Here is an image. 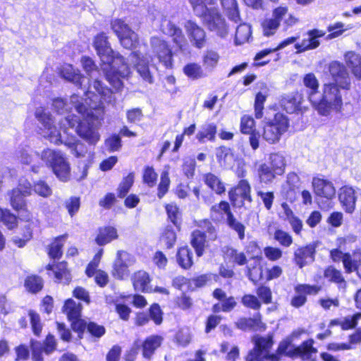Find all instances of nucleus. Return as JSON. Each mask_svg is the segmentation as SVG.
<instances>
[{
	"label": "nucleus",
	"instance_id": "9d476101",
	"mask_svg": "<svg viewBox=\"0 0 361 361\" xmlns=\"http://www.w3.org/2000/svg\"><path fill=\"white\" fill-rule=\"evenodd\" d=\"M208 29L216 33L221 37H224L228 34V26L225 19L220 13L219 9L211 6L204 15L200 17Z\"/></svg>",
	"mask_w": 361,
	"mask_h": 361
},
{
	"label": "nucleus",
	"instance_id": "2eb2a0df",
	"mask_svg": "<svg viewBox=\"0 0 361 361\" xmlns=\"http://www.w3.org/2000/svg\"><path fill=\"white\" fill-rule=\"evenodd\" d=\"M184 27L191 44L197 49L203 48L207 42V35L204 28L191 20H187Z\"/></svg>",
	"mask_w": 361,
	"mask_h": 361
},
{
	"label": "nucleus",
	"instance_id": "9b49d317",
	"mask_svg": "<svg viewBox=\"0 0 361 361\" xmlns=\"http://www.w3.org/2000/svg\"><path fill=\"white\" fill-rule=\"evenodd\" d=\"M74 332L78 334L80 338H82L86 332L92 341L97 342L106 334V328L95 322L85 319L75 324Z\"/></svg>",
	"mask_w": 361,
	"mask_h": 361
},
{
	"label": "nucleus",
	"instance_id": "c03bdc74",
	"mask_svg": "<svg viewBox=\"0 0 361 361\" xmlns=\"http://www.w3.org/2000/svg\"><path fill=\"white\" fill-rule=\"evenodd\" d=\"M177 235L172 226H166L160 235V243H163L166 249H171L175 245Z\"/></svg>",
	"mask_w": 361,
	"mask_h": 361
},
{
	"label": "nucleus",
	"instance_id": "3c124183",
	"mask_svg": "<svg viewBox=\"0 0 361 361\" xmlns=\"http://www.w3.org/2000/svg\"><path fill=\"white\" fill-rule=\"evenodd\" d=\"M281 106L286 113H298L300 110V102L294 96H287L281 101Z\"/></svg>",
	"mask_w": 361,
	"mask_h": 361
},
{
	"label": "nucleus",
	"instance_id": "f8f14e48",
	"mask_svg": "<svg viewBox=\"0 0 361 361\" xmlns=\"http://www.w3.org/2000/svg\"><path fill=\"white\" fill-rule=\"evenodd\" d=\"M9 201L12 208L20 215L21 221H28L32 219V214L27 209L26 197L28 195L23 191L13 188L8 192Z\"/></svg>",
	"mask_w": 361,
	"mask_h": 361
},
{
	"label": "nucleus",
	"instance_id": "79ce46f5",
	"mask_svg": "<svg viewBox=\"0 0 361 361\" xmlns=\"http://www.w3.org/2000/svg\"><path fill=\"white\" fill-rule=\"evenodd\" d=\"M269 166L276 171V173L281 176L285 172L286 161L284 155L281 152L271 153L269 155Z\"/></svg>",
	"mask_w": 361,
	"mask_h": 361
},
{
	"label": "nucleus",
	"instance_id": "4be33fe9",
	"mask_svg": "<svg viewBox=\"0 0 361 361\" xmlns=\"http://www.w3.org/2000/svg\"><path fill=\"white\" fill-rule=\"evenodd\" d=\"M235 326L243 331H257L265 329L266 325L262 321V315L258 312L252 317H240L235 322Z\"/></svg>",
	"mask_w": 361,
	"mask_h": 361
},
{
	"label": "nucleus",
	"instance_id": "603ef678",
	"mask_svg": "<svg viewBox=\"0 0 361 361\" xmlns=\"http://www.w3.org/2000/svg\"><path fill=\"white\" fill-rule=\"evenodd\" d=\"M27 316L33 334L39 337L42 330V324L39 314L34 310H29Z\"/></svg>",
	"mask_w": 361,
	"mask_h": 361
},
{
	"label": "nucleus",
	"instance_id": "58836bf2",
	"mask_svg": "<svg viewBox=\"0 0 361 361\" xmlns=\"http://www.w3.org/2000/svg\"><path fill=\"white\" fill-rule=\"evenodd\" d=\"M252 343L259 347L258 350L269 352L271 350L274 344V333L269 332L265 336L256 335L252 338Z\"/></svg>",
	"mask_w": 361,
	"mask_h": 361
},
{
	"label": "nucleus",
	"instance_id": "c85d7f7f",
	"mask_svg": "<svg viewBox=\"0 0 361 361\" xmlns=\"http://www.w3.org/2000/svg\"><path fill=\"white\" fill-rule=\"evenodd\" d=\"M68 235L63 234L54 238L53 242L47 246V252L49 257L53 261L59 260L63 255V244Z\"/></svg>",
	"mask_w": 361,
	"mask_h": 361
},
{
	"label": "nucleus",
	"instance_id": "6ab92c4d",
	"mask_svg": "<svg viewBox=\"0 0 361 361\" xmlns=\"http://www.w3.org/2000/svg\"><path fill=\"white\" fill-rule=\"evenodd\" d=\"M301 42L295 43L294 47L297 53L317 49L321 44L319 39L325 35V32L318 29L308 30Z\"/></svg>",
	"mask_w": 361,
	"mask_h": 361
},
{
	"label": "nucleus",
	"instance_id": "b1692460",
	"mask_svg": "<svg viewBox=\"0 0 361 361\" xmlns=\"http://www.w3.org/2000/svg\"><path fill=\"white\" fill-rule=\"evenodd\" d=\"M133 256L123 250H118L116 254V259L114 262L112 274L117 279H123L126 275L128 274V264L127 261H130Z\"/></svg>",
	"mask_w": 361,
	"mask_h": 361
},
{
	"label": "nucleus",
	"instance_id": "49530a36",
	"mask_svg": "<svg viewBox=\"0 0 361 361\" xmlns=\"http://www.w3.org/2000/svg\"><path fill=\"white\" fill-rule=\"evenodd\" d=\"M111 27L118 38L126 35H133V30L122 19L116 18L112 20Z\"/></svg>",
	"mask_w": 361,
	"mask_h": 361
},
{
	"label": "nucleus",
	"instance_id": "c756f323",
	"mask_svg": "<svg viewBox=\"0 0 361 361\" xmlns=\"http://www.w3.org/2000/svg\"><path fill=\"white\" fill-rule=\"evenodd\" d=\"M202 180L204 184L218 195H224L226 186L222 180L215 174L209 172L203 175Z\"/></svg>",
	"mask_w": 361,
	"mask_h": 361
},
{
	"label": "nucleus",
	"instance_id": "13d9d810",
	"mask_svg": "<svg viewBox=\"0 0 361 361\" xmlns=\"http://www.w3.org/2000/svg\"><path fill=\"white\" fill-rule=\"evenodd\" d=\"M147 312L152 320L156 325H160L163 322L164 312L159 304L154 302L147 310Z\"/></svg>",
	"mask_w": 361,
	"mask_h": 361
},
{
	"label": "nucleus",
	"instance_id": "680f3d73",
	"mask_svg": "<svg viewBox=\"0 0 361 361\" xmlns=\"http://www.w3.org/2000/svg\"><path fill=\"white\" fill-rule=\"evenodd\" d=\"M240 130L243 134H249L255 130V121L250 114H244L240 119Z\"/></svg>",
	"mask_w": 361,
	"mask_h": 361
},
{
	"label": "nucleus",
	"instance_id": "7c9ffc66",
	"mask_svg": "<svg viewBox=\"0 0 361 361\" xmlns=\"http://www.w3.org/2000/svg\"><path fill=\"white\" fill-rule=\"evenodd\" d=\"M233 214L230 204L226 200H221L219 203L212 205L210 208V216L213 221H219L225 216L228 218Z\"/></svg>",
	"mask_w": 361,
	"mask_h": 361
},
{
	"label": "nucleus",
	"instance_id": "2f4dec72",
	"mask_svg": "<svg viewBox=\"0 0 361 361\" xmlns=\"http://www.w3.org/2000/svg\"><path fill=\"white\" fill-rule=\"evenodd\" d=\"M224 257L228 258L229 262L238 266H244L247 264V259L243 252L231 246H226L223 250Z\"/></svg>",
	"mask_w": 361,
	"mask_h": 361
},
{
	"label": "nucleus",
	"instance_id": "a18cd8bd",
	"mask_svg": "<svg viewBox=\"0 0 361 361\" xmlns=\"http://www.w3.org/2000/svg\"><path fill=\"white\" fill-rule=\"evenodd\" d=\"M257 172L260 182L265 184L272 183L276 176H279L278 173H275L276 171L267 164H260Z\"/></svg>",
	"mask_w": 361,
	"mask_h": 361
},
{
	"label": "nucleus",
	"instance_id": "7ed1b4c3",
	"mask_svg": "<svg viewBox=\"0 0 361 361\" xmlns=\"http://www.w3.org/2000/svg\"><path fill=\"white\" fill-rule=\"evenodd\" d=\"M104 114H67L59 123V128L68 134V129H74L80 138L90 146L94 147L99 141V128L104 122Z\"/></svg>",
	"mask_w": 361,
	"mask_h": 361
},
{
	"label": "nucleus",
	"instance_id": "a211bd4d",
	"mask_svg": "<svg viewBox=\"0 0 361 361\" xmlns=\"http://www.w3.org/2000/svg\"><path fill=\"white\" fill-rule=\"evenodd\" d=\"M153 52L157 56L160 62L167 68L172 67V51L164 40L153 37L151 38Z\"/></svg>",
	"mask_w": 361,
	"mask_h": 361
},
{
	"label": "nucleus",
	"instance_id": "f03ea898",
	"mask_svg": "<svg viewBox=\"0 0 361 361\" xmlns=\"http://www.w3.org/2000/svg\"><path fill=\"white\" fill-rule=\"evenodd\" d=\"M59 74L62 78L84 91L85 102L91 109H105L106 104L109 105L114 101L112 90L101 80L94 79L90 82V79L85 78L71 64L63 65Z\"/></svg>",
	"mask_w": 361,
	"mask_h": 361
},
{
	"label": "nucleus",
	"instance_id": "20e7f679",
	"mask_svg": "<svg viewBox=\"0 0 361 361\" xmlns=\"http://www.w3.org/2000/svg\"><path fill=\"white\" fill-rule=\"evenodd\" d=\"M304 85L310 90L309 99L318 113H327L330 110H340L342 106V97L339 87L334 83L325 84L323 94L319 100L314 99L318 92L319 82L312 73L305 74L303 78Z\"/></svg>",
	"mask_w": 361,
	"mask_h": 361
},
{
	"label": "nucleus",
	"instance_id": "338daca9",
	"mask_svg": "<svg viewBox=\"0 0 361 361\" xmlns=\"http://www.w3.org/2000/svg\"><path fill=\"white\" fill-rule=\"evenodd\" d=\"M184 73L192 80H197L203 77V71L201 66L197 63H191L183 68Z\"/></svg>",
	"mask_w": 361,
	"mask_h": 361
},
{
	"label": "nucleus",
	"instance_id": "f704fd0d",
	"mask_svg": "<svg viewBox=\"0 0 361 361\" xmlns=\"http://www.w3.org/2000/svg\"><path fill=\"white\" fill-rule=\"evenodd\" d=\"M324 276L327 279L329 282L337 284L338 288H345L346 286V281L342 272L333 265H329L325 268Z\"/></svg>",
	"mask_w": 361,
	"mask_h": 361
},
{
	"label": "nucleus",
	"instance_id": "0e129e2a",
	"mask_svg": "<svg viewBox=\"0 0 361 361\" xmlns=\"http://www.w3.org/2000/svg\"><path fill=\"white\" fill-rule=\"evenodd\" d=\"M33 191L40 197L47 198L52 194V190L45 180L33 182Z\"/></svg>",
	"mask_w": 361,
	"mask_h": 361
},
{
	"label": "nucleus",
	"instance_id": "bb28decb",
	"mask_svg": "<svg viewBox=\"0 0 361 361\" xmlns=\"http://www.w3.org/2000/svg\"><path fill=\"white\" fill-rule=\"evenodd\" d=\"M118 238L117 229L111 226L99 227L94 242L99 246H104Z\"/></svg>",
	"mask_w": 361,
	"mask_h": 361
},
{
	"label": "nucleus",
	"instance_id": "e2e57ef3",
	"mask_svg": "<svg viewBox=\"0 0 361 361\" xmlns=\"http://www.w3.org/2000/svg\"><path fill=\"white\" fill-rule=\"evenodd\" d=\"M173 341L178 345L186 347L191 341V335L188 328H181L177 331L173 337Z\"/></svg>",
	"mask_w": 361,
	"mask_h": 361
},
{
	"label": "nucleus",
	"instance_id": "1a4fd4ad",
	"mask_svg": "<svg viewBox=\"0 0 361 361\" xmlns=\"http://www.w3.org/2000/svg\"><path fill=\"white\" fill-rule=\"evenodd\" d=\"M51 106L56 113H71L73 108L77 113H93L94 110L85 102L80 101L76 94H73L69 100L62 97L54 98L51 100Z\"/></svg>",
	"mask_w": 361,
	"mask_h": 361
},
{
	"label": "nucleus",
	"instance_id": "4468645a",
	"mask_svg": "<svg viewBox=\"0 0 361 361\" xmlns=\"http://www.w3.org/2000/svg\"><path fill=\"white\" fill-rule=\"evenodd\" d=\"M128 61L135 66L137 73L144 82L149 84L154 82V76L149 63L146 59L141 57L139 52L132 51L128 57Z\"/></svg>",
	"mask_w": 361,
	"mask_h": 361
},
{
	"label": "nucleus",
	"instance_id": "f3484780",
	"mask_svg": "<svg viewBox=\"0 0 361 361\" xmlns=\"http://www.w3.org/2000/svg\"><path fill=\"white\" fill-rule=\"evenodd\" d=\"M82 303L75 301L73 298H68L63 302L61 311L66 315L68 321L71 323L73 331L75 329V324L78 322L85 319L82 318Z\"/></svg>",
	"mask_w": 361,
	"mask_h": 361
},
{
	"label": "nucleus",
	"instance_id": "aec40b11",
	"mask_svg": "<svg viewBox=\"0 0 361 361\" xmlns=\"http://www.w3.org/2000/svg\"><path fill=\"white\" fill-rule=\"evenodd\" d=\"M163 341L164 337L159 334H152L142 341L139 339L138 344L143 358L150 360Z\"/></svg>",
	"mask_w": 361,
	"mask_h": 361
},
{
	"label": "nucleus",
	"instance_id": "0eeeda50",
	"mask_svg": "<svg viewBox=\"0 0 361 361\" xmlns=\"http://www.w3.org/2000/svg\"><path fill=\"white\" fill-rule=\"evenodd\" d=\"M312 189L315 200L322 210L328 211L333 208V200L336 196V189L334 183L324 176L313 177Z\"/></svg>",
	"mask_w": 361,
	"mask_h": 361
},
{
	"label": "nucleus",
	"instance_id": "6e6d98bb",
	"mask_svg": "<svg viewBox=\"0 0 361 361\" xmlns=\"http://www.w3.org/2000/svg\"><path fill=\"white\" fill-rule=\"evenodd\" d=\"M36 119L42 123L44 128L55 134L59 133L55 124V120L53 114H35Z\"/></svg>",
	"mask_w": 361,
	"mask_h": 361
},
{
	"label": "nucleus",
	"instance_id": "f257e3e1",
	"mask_svg": "<svg viewBox=\"0 0 361 361\" xmlns=\"http://www.w3.org/2000/svg\"><path fill=\"white\" fill-rule=\"evenodd\" d=\"M93 47L102 63V69L106 80L116 91H120L123 87V80L130 74V68L124 57L114 52L108 37L103 32L94 37Z\"/></svg>",
	"mask_w": 361,
	"mask_h": 361
},
{
	"label": "nucleus",
	"instance_id": "864d4df0",
	"mask_svg": "<svg viewBox=\"0 0 361 361\" xmlns=\"http://www.w3.org/2000/svg\"><path fill=\"white\" fill-rule=\"evenodd\" d=\"M346 273L350 274L356 272L357 276L361 279V250H354V256L350 262L346 271Z\"/></svg>",
	"mask_w": 361,
	"mask_h": 361
},
{
	"label": "nucleus",
	"instance_id": "69168bd1",
	"mask_svg": "<svg viewBox=\"0 0 361 361\" xmlns=\"http://www.w3.org/2000/svg\"><path fill=\"white\" fill-rule=\"evenodd\" d=\"M360 318V314L358 312L342 317L341 329L343 331L354 329L357 326L358 321Z\"/></svg>",
	"mask_w": 361,
	"mask_h": 361
},
{
	"label": "nucleus",
	"instance_id": "de8ad7c7",
	"mask_svg": "<svg viewBox=\"0 0 361 361\" xmlns=\"http://www.w3.org/2000/svg\"><path fill=\"white\" fill-rule=\"evenodd\" d=\"M68 147L71 154L76 158L85 157L86 154L88 155L90 151H94V148L89 149L87 146L79 140L69 142Z\"/></svg>",
	"mask_w": 361,
	"mask_h": 361
},
{
	"label": "nucleus",
	"instance_id": "4c0bfd02",
	"mask_svg": "<svg viewBox=\"0 0 361 361\" xmlns=\"http://www.w3.org/2000/svg\"><path fill=\"white\" fill-rule=\"evenodd\" d=\"M354 256V250L352 253L349 252H343L340 247H336L330 250L329 257L334 262H342L343 268L346 271L350 262Z\"/></svg>",
	"mask_w": 361,
	"mask_h": 361
},
{
	"label": "nucleus",
	"instance_id": "ea45409f",
	"mask_svg": "<svg viewBox=\"0 0 361 361\" xmlns=\"http://www.w3.org/2000/svg\"><path fill=\"white\" fill-rule=\"evenodd\" d=\"M134 182L135 173L133 171L129 172L127 176H123L116 190L117 197L123 199L131 190Z\"/></svg>",
	"mask_w": 361,
	"mask_h": 361
},
{
	"label": "nucleus",
	"instance_id": "ddd939ff",
	"mask_svg": "<svg viewBox=\"0 0 361 361\" xmlns=\"http://www.w3.org/2000/svg\"><path fill=\"white\" fill-rule=\"evenodd\" d=\"M328 71L334 81V84L342 89L348 90L350 87V79L346 67L342 63L334 61L328 65Z\"/></svg>",
	"mask_w": 361,
	"mask_h": 361
},
{
	"label": "nucleus",
	"instance_id": "a878e982",
	"mask_svg": "<svg viewBox=\"0 0 361 361\" xmlns=\"http://www.w3.org/2000/svg\"><path fill=\"white\" fill-rule=\"evenodd\" d=\"M131 280L133 288L136 291H140L142 293L151 292L152 290L149 286L151 278L147 272L138 271L134 273L131 277Z\"/></svg>",
	"mask_w": 361,
	"mask_h": 361
},
{
	"label": "nucleus",
	"instance_id": "39448f33",
	"mask_svg": "<svg viewBox=\"0 0 361 361\" xmlns=\"http://www.w3.org/2000/svg\"><path fill=\"white\" fill-rule=\"evenodd\" d=\"M314 343L313 338H308L300 345H295L292 342L290 337H286L279 342L277 349L284 357L293 360L300 358L303 361H316L315 355L318 351L314 347Z\"/></svg>",
	"mask_w": 361,
	"mask_h": 361
},
{
	"label": "nucleus",
	"instance_id": "cd10ccee",
	"mask_svg": "<svg viewBox=\"0 0 361 361\" xmlns=\"http://www.w3.org/2000/svg\"><path fill=\"white\" fill-rule=\"evenodd\" d=\"M190 245L194 249L197 257H202L207 246V235L204 231L196 229L191 233Z\"/></svg>",
	"mask_w": 361,
	"mask_h": 361
},
{
	"label": "nucleus",
	"instance_id": "4d7b16f0",
	"mask_svg": "<svg viewBox=\"0 0 361 361\" xmlns=\"http://www.w3.org/2000/svg\"><path fill=\"white\" fill-rule=\"evenodd\" d=\"M20 219V215L17 216L12 213L11 210L6 209L0 220L8 229L13 230L18 225V220Z\"/></svg>",
	"mask_w": 361,
	"mask_h": 361
},
{
	"label": "nucleus",
	"instance_id": "6e6552de",
	"mask_svg": "<svg viewBox=\"0 0 361 361\" xmlns=\"http://www.w3.org/2000/svg\"><path fill=\"white\" fill-rule=\"evenodd\" d=\"M262 123V137L270 144L279 142L290 126V120L286 114H274L273 118H264Z\"/></svg>",
	"mask_w": 361,
	"mask_h": 361
},
{
	"label": "nucleus",
	"instance_id": "09e8293b",
	"mask_svg": "<svg viewBox=\"0 0 361 361\" xmlns=\"http://www.w3.org/2000/svg\"><path fill=\"white\" fill-rule=\"evenodd\" d=\"M226 224L229 228L238 234V237L240 240L245 238V226L235 218L233 213L228 216V218H226Z\"/></svg>",
	"mask_w": 361,
	"mask_h": 361
},
{
	"label": "nucleus",
	"instance_id": "5701e85b",
	"mask_svg": "<svg viewBox=\"0 0 361 361\" xmlns=\"http://www.w3.org/2000/svg\"><path fill=\"white\" fill-rule=\"evenodd\" d=\"M317 245L314 243L307 244L305 246L299 247L294 252V261L296 265L302 269L307 264V259L313 262L317 252Z\"/></svg>",
	"mask_w": 361,
	"mask_h": 361
},
{
	"label": "nucleus",
	"instance_id": "c9c22d12",
	"mask_svg": "<svg viewBox=\"0 0 361 361\" xmlns=\"http://www.w3.org/2000/svg\"><path fill=\"white\" fill-rule=\"evenodd\" d=\"M165 211L167 215V220L170 221L179 231L181 229L182 213L176 204H166Z\"/></svg>",
	"mask_w": 361,
	"mask_h": 361
},
{
	"label": "nucleus",
	"instance_id": "473e14b6",
	"mask_svg": "<svg viewBox=\"0 0 361 361\" xmlns=\"http://www.w3.org/2000/svg\"><path fill=\"white\" fill-rule=\"evenodd\" d=\"M54 281L57 283L68 285L72 281V275L68 269L66 261L59 262L56 270L54 274Z\"/></svg>",
	"mask_w": 361,
	"mask_h": 361
},
{
	"label": "nucleus",
	"instance_id": "052dcab7",
	"mask_svg": "<svg viewBox=\"0 0 361 361\" xmlns=\"http://www.w3.org/2000/svg\"><path fill=\"white\" fill-rule=\"evenodd\" d=\"M105 145L111 153L119 151L123 146L121 136L118 133H112L105 140Z\"/></svg>",
	"mask_w": 361,
	"mask_h": 361
},
{
	"label": "nucleus",
	"instance_id": "37998d69",
	"mask_svg": "<svg viewBox=\"0 0 361 361\" xmlns=\"http://www.w3.org/2000/svg\"><path fill=\"white\" fill-rule=\"evenodd\" d=\"M24 286L27 292L32 294H37L43 288L44 281L41 276L31 275L27 276L25 279Z\"/></svg>",
	"mask_w": 361,
	"mask_h": 361
},
{
	"label": "nucleus",
	"instance_id": "412c9836",
	"mask_svg": "<svg viewBox=\"0 0 361 361\" xmlns=\"http://www.w3.org/2000/svg\"><path fill=\"white\" fill-rule=\"evenodd\" d=\"M162 32L171 36L173 42L181 50L184 51L187 47V42L182 30L170 20H164L161 23Z\"/></svg>",
	"mask_w": 361,
	"mask_h": 361
},
{
	"label": "nucleus",
	"instance_id": "72a5a7b5",
	"mask_svg": "<svg viewBox=\"0 0 361 361\" xmlns=\"http://www.w3.org/2000/svg\"><path fill=\"white\" fill-rule=\"evenodd\" d=\"M217 133V127L213 123H206L201 126V128L196 134V138L200 143H204L206 140L214 141Z\"/></svg>",
	"mask_w": 361,
	"mask_h": 361
},
{
	"label": "nucleus",
	"instance_id": "5fc2aeb1",
	"mask_svg": "<svg viewBox=\"0 0 361 361\" xmlns=\"http://www.w3.org/2000/svg\"><path fill=\"white\" fill-rule=\"evenodd\" d=\"M170 178L167 171H163L161 173L160 181L157 185V197L161 200L169 192L170 188Z\"/></svg>",
	"mask_w": 361,
	"mask_h": 361
},
{
	"label": "nucleus",
	"instance_id": "8fccbe9b",
	"mask_svg": "<svg viewBox=\"0 0 361 361\" xmlns=\"http://www.w3.org/2000/svg\"><path fill=\"white\" fill-rule=\"evenodd\" d=\"M142 183L149 188H153L157 182L158 174L152 166H145L142 171Z\"/></svg>",
	"mask_w": 361,
	"mask_h": 361
},
{
	"label": "nucleus",
	"instance_id": "dca6fc26",
	"mask_svg": "<svg viewBox=\"0 0 361 361\" xmlns=\"http://www.w3.org/2000/svg\"><path fill=\"white\" fill-rule=\"evenodd\" d=\"M339 202L345 213L352 214L356 209L357 192L353 186L343 185L338 192Z\"/></svg>",
	"mask_w": 361,
	"mask_h": 361
},
{
	"label": "nucleus",
	"instance_id": "a19ab883",
	"mask_svg": "<svg viewBox=\"0 0 361 361\" xmlns=\"http://www.w3.org/2000/svg\"><path fill=\"white\" fill-rule=\"evenodd\" d=\"M345 59L348 66L352 70L353 75L361 79V58L353 51L345 54Z\"/></svg>",
	"mask_w": 361,
	"mask_h": 361
},
{
	"label": "nucleus",
	"instance_id": "393cba45",
	"mask_svg": "<svg viewBox=\"0 0 361 361\" xmlns=\"http://www.w3.org/2000/svg\"><path fill=\"white\" fill-rule=\"evenodd\" d=\"M176 261L180 268L189 270L194 264L192 250L188 245L178 247L176 254Z\"/></svg>",
	"mask_w": 361,
	"mask_h": 361
},
{
	"label": "nucleus",
	"instance_id": "774afa93",
	"mask_svg": "<svg viewBox=\"0 0 361 361\" xmlns=\"http://www.w3.org/2000/svg\"><path fill=\"white\" fill-rule=\"evenodd\" d=\"M30 355L32 361H44L43 353L41 342L35 340L30 339Z\"/></svg>",
	"mask_w": 361,
	"mask_h": 361
},
{
	"label": "nucleus",
	"instance_id": "423d86ee",
	"mask_svg": "<svg viewBox=\"0 0 361 361\" xmlns=\"http://www.w3.org/2000/svg\"><path fill=\"white\" fill-rule=\"evenodd\" d=\"M42 160L60 181L66 183L70 180V163L60 151L44 149L42 152Z\"/></svg>",
	"mask_w": 361,
	"mask_h": 361
},
{
	"label": "nucleus",
	"instance_id": "e433bc0d",
	"mask_svg": "<svg viewBox=\"0 0 361 361\" xmlns=\"http://www.w3.org/2000/svg\"><path fill=\"white\" fill-rule=\"evenodd\" d=\"M106 302L115 306V312L118 314L120 319L125 322L128 321L132 310L126 302L120 301L119 298L110 299L107 297Z\"/></svg>",
	"mask_w": 361,
	"mask_h": 361
},
{
	"label": "nucleus",
	"instance_id": "bf43d9fd",
	"mask_svg": "<svg viewBox=\"0 0 361 361\" xmlns=\"http://www.w3.org/2000/svg\"><path fill=\"white\" fill-rule=\"evenodd\" d=\"M251 36V27L247 24H240L235 32V41L236 44H242L248 41Z\"/></svg>",
	"mask_w": 361,
	"mask_h": 361
}]
</instances>
